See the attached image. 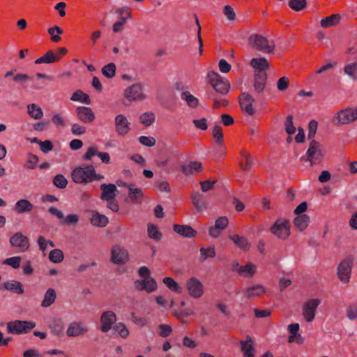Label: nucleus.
Masks as SVG:
<instances>
[{
    "instance_id": "obj_14",
    "label": "nucleus",
    "mask_w": 357,
    "mask_h": 357,
    "mask_svg": "<svg viewBox=\"0 0 357 357\" xmlns=\"http://www.w3.org/2000/svg\"><path fill=\"white\" fill-rule=\"evenodd\" d=\"M115 130L119 135L124 136L130 130V123L123 114L117 115L114 119Z\"/></svg>"
},
{
    "instance_id": "obj_55",
    "label": "nucleus",
    "mask_w": 357,
    "mask_h": 357,
    "mask_svg": "<svg viewBox=\"0 0 357 357\" xmlns=\"http://www.w3.org/2000/svg\"><path fill=\"white\" fill-rule=\"evenodd\" d=\"M54 185L60 189H63L68 184V181L63 174H56L53 178Z\"/></svg>"
},
{
    "instance_id": "obj_26",
    "label": "nucleus",
    "mask_w": 357,
    "mask_h": 357,
    "mask_svg": "<svg viewBox=\"0 0 357 357\" xmlns=\"http://www.w3.org/2000/svg\"><path fill=\"white\" fill-rule=\"evenodd\" d=\"M192 202L197 211H203L207 208V202L205 197L199 192H192Z\"/></svg>"
},
{
    "instance_id": "obj_37",
    "label": "nucleus",
    "mask_w": 357,
    "mask_h": 357,
    "mask_svg": "<svg viewBox=\"0 0 357 357\" xmlns=\"http://www.w3.org/2000/svg\"><path fill=\"white\" fill-rule=\"evenodd\" d=\"M253 164V159L250 154L245 151L241 152V162L240 166L243 170L247 171L251 169Z\"/></svg>"
},
{
    "instance_id": "obj_35",
    "label": "nucleus",
    "mask_w": 357,
    "mask_h": 357,
    "mask_svg": "<svg viewBox=\"0 0 357 357\" xmlns=\"http://www.w3.org/2000/svg\"><path fill=\"white\" fill-rule=\"evenodd\" d=\"M294 223L299 231H303L310 223V217L305 214L297 215L294 218Z\"/></svg>"
},
{
    "instance_id": "obj_63",
    "label": "nucleus",
    "mask_w": 357,
    "mask_h": 357,
    "mask_svg": "<svg viewBox=\"0 0 357 357\" xmlns=\"http://www.w3.org/2000/svg\"><path fill=\"white\" fill-rule=\"evenodd\" d=\"M318 123L315 120H312L308 124L307 138L313 139L317 130Z\"/></svg>"
},
{
    "instance_id": "obj_6",
    "label": "nucleus",
    "mask_w": 357,
    "mask_h": 357,
    "mask_svg": "<svg viewBox=\"0 0 357 357\" xmlns=\"http://www.w3.org/2000/svg\"><path fill=\"white\" fill-rule=\"evenodd\" d=\"M357 120V113L353 111V108L347 107L335 114L333 123L336 126L350 124Z\"/></svg>"
},
{
    "instance_id": "obj_53",
    "label": "nucleus",
    "mask_w": 357,
    "mask_h": 357,
    "mask_svg": "<svg viewBox=\"0 0 357 357\" xmlns=\"http://www.w3.org/2000/svg\"><path fill=\"white\" fill-rule=\"evenodd\" d=\"M344 72L352 79L357 80V63H351L344 66Z\"/></svg>"
},
{
    "instance_id": "obj_50",
    "label": "nucleus",
    "mask_w": 357,
    "mask_h": 357,
    "mask_svg": "<svg viewBox=\"0 0 357 357\" xmlns=\"http://www.w3.org/2000/svg\"><path fill=\"white\" fill-rule=\"evenodd\" d=\"M63 253L59 249H54L49 254L50 261L55 264L61 262L63 260Z\"/></svg>"
},
{
    "instance_id": "obj_15",
    "label": "nucleus",
    "mask_w": 357,
    "mask_h": 357,
    "mask_svg": "<svg viewBox=\"0 0 357 357\" xmlns=\"http://www.w3.org/2000/svg\"><path fill=\"white\" fill-rule=\"evenodd\" d=\"M128 260L127 251L119 245L114 246L112 250L111 261L116 264H124Z\"/></svg>"
},
{
    "instance_id": "obj_39",
    "label": "nucleus",
    "mask_w": 357,
    "mask_h": 357,
    "mask_svg": "<svg viewBox=\"0 0 357 357\" xmlns=\"http://www.w3.org/2000/svg\"><path fill=\"white\" fill-rule=\"evenodd\" d=\"M128 197L135 203H141L142 199L144 197V193L140 188L129 187Z\"/></svg>"
},
{
    "instance_id": "obj_52",
    "label": "nucleus",
    "mask_w": 357,
    "mask_h": 357,
    "mask_svg": "<svg viewBox=\"0 0 357 357\" xmlns=\"http://www.w3.org/2000/svg\"><path fill=\"white\" fill-rule=\"evenodd\" d=\"M147 233L149 237L151 239L155 241L161 239L162 234L158 231V227L153 224L148 225Z\"/></svg>"
},
{
    "instance_id": "obj_25",
    "label": "nucleus",
    "mask_w": 357,
    "mask_h": 357,
    "mask_svg": "<svg viewBox=\"0 0 357 357\" xmlns=\"http://www.w3.org/2000/svg\"><path fill=\"white\" fill-rule=\"evenodd\" d=\"M100 189L102 190V194L100 195V199L104 201H109L111 199H114L116 197V191H117L116 186L114 184H102L100 185Z\"/></svg>"
},
{
    "instance_id": "obj_31",
    "label": "nucleus",
    "mask_w": 357,
    "mask_h": 357,
    "mask_svg": "<svg viewBox=\"0 0 357 357\" xmlns=\"http://www.w3.org/2000/svg\"><path fill=\"white\" fill-rule=\"evenodd\" d=\"M56 294L55 289L49 288L45 293L44 298L41 302V307H48L56 301Z\"/></svg>"
},
{
    "instance_id": "obj_3",
    "label": "nucleus",
    "mask_w": 357,
    "mask_h": 357,
    "mask_svg": "<svg viewBox=\"0 0 357 357\" xmlns=\"http://www.w3.org/2000/svg\"><path fill=\"white\" fill-rule=\"evenodd\" d=\"M207 77L208 82L215 90L214 92L221 95L227 93L230 84L227 79H224L218 73L213 71L209 72Z\"/></svg>"
},
{
    "instance_id": "obj_54",
    "label": "nucleus",
    "mask_w": 357,
    "mask_h": 357,
    "mask_svg": "<svg viewBox=\"0 0 357 357\" xmlns=\"http://www.w3.org/2000/svg\"><path fill=\"white\" fill-rule=\"evenodd\" d=\"M13 79L17 83L23 84V89H26L27 86L24 84L28 81H33V77H29L27 74L18 73L13 76Z\"/></svg>"
},
{
    "instance_id": "obj_48",
    "label": "nucleus",
    "mask_w": 357,
    "mask_h": 357,
    "mask_svg": "<svg viewBox=\"0 0 357 357\" xmlns=\"http://www.w3.org/2000/svg\"><path fill=\"white\" fill-rule=\"evenodd\" d=\"M116 65L114 63H109L102 68V75L108 79H111L115 76Z\"/></svg>"
},
{
    "instance_id": "obj_18",
    "label": "nucleus",
    "mask_w": 357,
    "mask_h": 357,
    "mask_svg": "<svg viewBox=\"0 0 357 357\" xmlns=\"http://www.w3.org/2000/svg\"><path fill=\"white\" fill-rule=\"evenodd\" d=\"M97 155L102 162L105 164L110 162V156L107 152H100L95 146H90L86 152L83 155L82 158L84 160H91L92 157Z\"/></svg>"
},
{
    "instance_id": "obj_19",
    "label": "nucleus",
    "mask_w": 357,
    "mask_h": 357,
    "mask_svg": "<svg viewBox=\"0 0 357 357\" xmlns=\"http://www.w3.org/2000/svg\"><path fill=\"white\" fill-rule=\"evenodd\" d=\"M3 289L19 295L24 292L23 284L16 280H8L4 282L0 286V289Z\"/></svg>"
},
{
    "instance_id": "obj_17",
    "label": "nucleus",
    "mask_w": 357,
    "mask_h": 357,
    "mask_svg": "<svg viewBox=\"0 0 357 357\" xmlns=\"http://www.w3.org/2000/svg\"><path fill=\"white\" fill-rule=\"evenodd\" d=\"M88 331V327L83 322L73 321L69 324L66 334L68 337H77L84 335Z\"/></svg>"
},
{
    "instance_id": "obj_4",
    "label": "nucleus",
    "mask_w": 357,
    "mask_h": 357,
    "mask_svg": "<svg viewBox=\"0 0 357 357\" xmlns=\"http://www.w3.org/2000/svg\"><path fill=\"white\" fill-rule=\"evenodd\" d=\"M36 323L30 321L15 320L7 323V331L10 334H26L35 328Z\"/></svg>"
},
{
    "instance_id": "obj_36",
    "label": "nucleus",
    "mask_w": 357,
    "mask_h": 357,
    "mask_svg": "<svg viewBox=\"0 0 357 357\" xmlns=\"http://www.w3.org/2000/svg\"><path fill=\"white\" fill-rule=\"evenodd\" d=\"M199 261L203 263L208 258H214L215 257V250L214 246L208 248H201Z\"/></svg>"
},
{
    "instance_id": "obj_62",
    "label": "nucleus",
    "mask_w": 357,
    "mask_h": 357,
    "mask_svg": "<svg viewBox=\"0 0 357 357\" xmlns=\"http://www.w3.org/2000/svg\"><path fill=\"white\" fill-rule=\"evenodd\" d=\"M79 221V216L77 214H69L66 218L64 217L62 224L68 226L75 225Z\"/></svg>"
},
{
    "instance_id": "obj_33",
    "label": "nucleus",
    "mask_w": 357,
    "mask_h": 357,
    "mask_svg": "<svg viewBox=\"0 0 357 357\" xmlns=\"http://www.w3.org/2000/svg\"><path fill=\"white\" fill-rule=\"evenodd\" d=\"M33 205L27 199H22L15 204V211L18 213H24L32 211Z\"/></svg>"
},
{
    "instance_id": "obj_38",
    "label": "nucleus",
    "mask_w": 357,
    "mask_h": 357,
    "mask_svg": "<svg viewBox=\"0 0 357 357\" xmlns=\"http://www.w3.org/2000/svg\"><path fill=\"white\" fill-rule=\"evenodd\" d=\"M340 20L339 14H333L321 20L320 24L323 28H328L336 25Z\"/></svg>"
},
{
    "instance_id": "obj_5",
    "label": "nucleus",
    "mask_w": 357,
    "mask_h": 357,
    "mask_svg": "<svg viewBox=\"0 0 357 357\" xmlns=\"http://www.w3.org/2000/svg\"><path fill=\"white\" fill-rule=\"evenodd\" d=\"M94 172L92 165L78 167L72 172V179L76 183H88L91 182V173Z\"/></svg>"
},
{
    "instance_id": "obj_47",
    "label": "nucleus",
    "mask_w": 357,
    "mask_h": 357,
    "mask_svg": "<svg viewBox=\"0 0 357 357\" xmlns=\"http://www.w3.org/2000/svg\"><path fill=\"white\" fill-rule=\"evenodd\" d=\"M155 116L153 112H146L139 116V121L142 124L146 127H149L155 121Z\"/></svg>"
},
{
    "instance_id": "obj_34",
    "label": "nucleus",
    "mask_w": 357,
    "mask_h": 357,
    "mask_svg": "<svg viewBox=\"0 0 357 357\" xmlns=\"http://www.w3.org/2000/svg\"><path fill=\"white\" fill-rule=\"evenodd\" d=\"M250 65L255 69V71L265 72V70L268 68V61L263 57L252 59Z\"/></svg>"
},
{
    "instance_id": "obj_29",
    "label": "nucleus",
    "mask_w": 357,
    "mask_h": 357,
    "mask_svg": "<svg viewBox=\"0 0 357 357\" xmlns=\"http://www.w3.org/2000/svg\"><path fill=\"white\" fill-rule=\"evenodd\" d=\"M92 216L90 218L91 223L96 227H104L108 223V218L96 211H92Z\"/></svg>"
},
{
    "instance_id": "obj_46",
    "label": "nucleus",
    "mask_w": 357,
    "mask_h": 357,
    "mask_svg": "<svg viewBox=\"0 0 357 357\" xmlns=\"http://www.w3.org/2000/svg\"><path fill=\"white\" fill-rule=\"evenodd\" d=\"M256 266L250 263L245 266H241L238 270V274L244 277H252L255 274Z\"/></svg>"
},
{
    "instance_id": "obj_2",
    "label": "nucleus",
    "mask_w": 357,
    "mask_h": 357,
    "mask_svg": "<svg viewBox=\"0 0 357 357\" xmlns=\"http://www.w3.org/2000/svg\"><path fill=\"white\" fill-rule=\"evenodd\" d=\"M248 43L252 48L266 54L272 53L275 49L273 40H268L266 37L257 33L250 36Z\"/></svg>"
},
{
    "instance_id": "obj_21",
    "label": "nucleus",
    "mask_w": 357,
    "mask_h": 357,
    "mask_svg": "<svg viewBox=\"0 0 357 357\" xmlns=\"http://www.w3.org/2000/svg\"><path fill=\"white\" fill-rule=\"evenodd\" d=\"M267 79V74L266 72L255 71L254 89L257 93L264 91Z\"/></svg>"
},
{
    "instance_id": "obj_10",
    "label": "nucleus",
    "mask_w": 357,
    "mask_h": 357,
    "mask_svg": "<svg viewBox=\"0 0 357 357\" xmlns=\"http://www.w3.org/2000/svg\"><path fill=\"white\" fill-rule=\"evenodd\" d=\"M124 97L129 102L142 101L146 98V96L142 91V86L139 83L126 88L124 91Z\"/></svg>"
},
{
    "instance_id": "obj_61",
    "label": "nucleus",
    "mask_w": 357,
    "mask_h": 357,
    "mask_svg": "<svg viewBox=\"0 0 357 357\" xmlns=\"http://www.w3.org/2000/svg\"><path fill=\"white\" fill-rule=\"evenodd\" d=\"M139 142L144 146L147 147H152L155 144V139L153 137L141 136L139 138Z\"/></svg>"
},
{
    "instance_id": "obj_64",
    "label": "nucleus",
    "mask_w": 357,
    "mask_h": 357,
    "mask_svg": "<svg viewBox=\"0 0 357 357\" xmlns=\"http://www.w3.org/2000/svg\"><path fill=\"white\" fill-rule=\"evenodd\" d=\"M289 86V79L287 77H282L278 80L277 88L280 91H285Z\"/></svg>"
},
{
    "instance_id": "obj_42",
    "label": "nucleus",
    "mask_w": 357,
    "mask_h": 357,
    "mask_svg": "<svg viewBox=\"0 0 357 357\" xmlns=\"http://www.w3.org/2000/svg\"><path fill=\"white\" fill-rule=\"evenodd\" d=\"M28 114L35 119H40L43 116L42 109L36 104H30L27 106Z\"/></svg>"
},
{
    "instance_id": "obj_58",
    "label": "nucleus",
    "mask_w": 357,
    "mask_h": 357,
    "mask_svg": "<svg viewBox=\"0 0 357 357\" xmlns=\"http://www.w3.org/2000/svg\"><path fill=\"white\" fill-rule=\"evenodd\" d=\"M21 257H12L10 258L6 259L3 264L5 265H8L11 266L12 268L16 269L18 268L20 266Z\"/></svg>"
},
{
    "instance_id": "obj_12",
    "label": "nucleus",
    "mask_w": 357,
    "mask_h": 357,
    "mask_svg": "<svg viewBox=\"0 0 357 357\" xmlns=\"http://www.w3.org/2000/svg\"><path fill=\"white\" fill-rule=\"evenodd\" d=\"M238 101L243 112L250 116L255 113V110L252 107V104L255 100L250 94L245 92L241 93L238 97Z\"/></svg>"
},
{
    "instance_id": "obj_28",
    "label": "nucleus",
    "mask_w": 357,
    "mask_h": 357,
    "mask_svg": "<svg viewBox=\"0 0 357 357\" xmlns=\"http://www.w3.org/2000/svg\"><path fill=\"white\" fill-rule=\"evenodd\" d=\"M229 238L232 241L234 244L240 249L248 251L251 248V244L248 242V239L238 234L230 235Z\"/></svg>"
},
{
    "instance_id": "obj_8",
    "label": "nucleus",
    "mask_w": 357,
    "mask_h": 357,
    "mask_svg": "<svg viewBox=\"0 0 357 357\" xmlns=\"http://www.w3.org/2000/svg\"><path fill=\"white\" fill-rule=\"evenodd\" d=\"M352 266L353 259L351 257L345 258L337 266V275L339 280L343 284H347L349 282Z\"/></svg>"
},
{
    "instance_id": "obj_20",
    "label": "nucleus",
    "mask_w": 357,
    "mask_h": 357,
    "mask_svg": "<svg viewBox=\"0 0 357 357\" xmlns=\"http://www.w3.org/2000/svg\"><path fill=\"white\" fill-rule=\"evenodd\" d=\"M76 113L78 119L84 123H89L95 119V114L90 107H78L76 109Z\"/></svg>"
},
{
    "instance_id": "obj_49",
    "label": "nucleus",
    "mask_w": 357,
    "mask_h": 357,
    "mask_svg": "<svg viewBox=\"0 0 357 357\" xmlns=\"http://www.w3.org/2000/svg\"><path fill=\"white\" fill-rule=\"evenodd\" d=\"M47 32L51 36L52 41L54 43H58L61 40L59 35L62 34L63 31V29L59 26H54L53 27L49 28L47 29Z\"/></svg>"
},
{
    "instance_id": "obj_59",
    "label": "nucleus",
    "mask_w": 357,
    "mask_h": 357,
    "mask_svg": "<svg viewBox=\"0 0 357 357\" xmlns=\"http://www.w3.org/2000/svg\"><path fill=\"white\" fill-rule=\"evenodd\" d=\"M347 317L351 321L357 319V303L349 305L347 310Z\"/></svg>"
},
{
    "instance_id": "obj_24",
    "label": "nucleus",
    "mask_w": 357,
    "mask_h": 357,
    "mask_svg": "<svg viewBox=\"0 0 357 357\" xmlns=\"http://www.w3.org/2000/svg\"><path fill=\"white\" fill-rule=\"evenodd\" d=\"M241 349L243 357H254L256 350L254 347V342L250 336H247L246 340H241Z\"/></svg>"
},
{
    "instance_id": "obj_27",
    "label": "nucleus",
    "mask_w": 357,
    "mask_h": 357,
    "mask_svg": "<svg viewBox=\"0 0 357 357\" xmlns=\"http://www.w3.org/2000/svg\"><path fill=\"white\" fill-rule=\"evenodd\" d=\"M266 291V287L262 284H255L250 286L245 289V296L249 298L252 299L255 297L260 296Z\"/></svg>"
},
{
    "instance_id": "obj_7",
    "label": "nucleus",
    "mask_w": 357,
    "mask_h": 357,
    "mask_svg": "<svg viewBox=\"0 0 357 357\" xmlns=\"http://www.w3.org/2000/svg\"><path fill=\"white\" fill-rule=\"evenodd\" d=\"M270 231L278 238L285 240L290 235L289 221L286 219H278L270 228Z\"/></svg>"
},
{
    "instance_id": "obj_11",
    "label": "nucleus",
    "mask_w": 357,
    "mask_h": 357,
    "mask_svg": "<svg viewBox=\"0 0 357 357\" xmlns=\"http://www.w3.org/2000/svg\"><path fill=\"white\" fill-rule=\"evenodd\" d=\"M319 304L320 301L318 298L310 299L304 303L302 314L307 322H312L314 320Z\"/></svg>"
},
{
    "instance_id": "obj_56",
    "label": "nucleus",
    "mask_w": 357,
    "mask_h": 357,
    "mask_svg": "<svg viewBox=\"0 0 357 357\" xmlns=\"http://www.w3.org/2000/svg\"><path fill=\"white\" fill-rule=\"evenodd\" d=\"M114 329L115 331L118 333V334L122 338H126L129 335V331L126 326V325L123 323H117L114 325Z\"/></svg>"
},
{
    "instance_id": "obj_44",
    "label": "nucleus",
    "mask_w": 357,
    "mask_h": 357,
    "mask_svg": "<svg viewBox=\"0 0 357 357\" xmlns=\"http://www.w3.org/2000/svg\"><path fill=\"white\" fill-rule=\"evenodd\" d=\"M213 137L220 149L223 147V133L220 125H215L213 130Z\"/></svg>"
},
{
    "instance_id": "obj_1",
    "label": "nucleus",
    "mask_w": 357,
    "mask_h": 357,
    "mask_svg": "<svg viewBox=\"0 0 357 357\" xmlns=\"http://www.w3.org/2000/svg\"><path fill=\"white\" fill-rule=\"evenodd\" d=\"M325 155V149L322 144L317 141L312 139L309 144L306 153L301 156V161H308L310 165L320 164Z\"/></svg>"
},
{
    "instance_id": "obj_51",
    "label": "nucleus",
    "mask_w": 357,
    "mask_h": 357,
    "mask_svg": "<svg viewBox=\"0 0 357 357\" xmlns=\"http://www.w3.org/2000/svg\"><path fill=\"white\" fill-rule=\"evenodd\" d=\"M39 158L36 155L31 153L27 154L26 161L24 164V167L29 169H34L36 168Z\"/></svg>"
},
{
    "instance_id": "obj_43",
    "label": "nucleus",
    "mask_w": 357,
    "mask_h": 357,
    "mask_svg": "<svg viewBox=\"0 0 357 357\" xmlns=\"http://www.w3.org/2000/svg\"><path fill=\"white\" fill-rule=\"evenodd\" d=\"M164 284L172 291L181 294L183 288L172 278L166 277L163 279Z\"/></svg>"
},
{
    "instance_id": "obj_23",
    "label": "nucleus",
    "mask_w": 357,
    "mask_h": 357,
    "mask_svg": "<svg viewBox=\"0 0 357 357\" xmlns=\"http://www.w3.org/2000/svg\"><path fill=\"white\" fill-rule=\"evenodd\" d=\"M173 230L178 234L185 238H193L197 236V231L190 225L175 224Z\"/></svg>"
},
{
    "instance_id": "obj_57",
    "label": "nucleus",
    "mask_w": 357,
    "mask_h": 357,
    "mask_svg": "<svg viewBox=\"0 0 357 357\" xmlns=\"http://www.w3.org/2000/svg\"><path fill=\"white\" fill-rule=\"evenodd\" d=\"M289 7L295 10L300 11L303 10L306 6V1L305 0H290L289 3Z\"/></svg>"
},
{
    "instance_id": "obj_30",
    "label": "nucleus",
    "mask_w": 357,
    "mask_h": 357,
    "mask_svg": "<svg viewBox=\"0 0 357 357\" xmlns=\"http://www.w3.org/2000/svg\"><path fill=\"white\" fill-rule=\"evenodd\" d=\"M60 59V56L54 54L52 50H49L46 52L45 55L37 59L35 61L36 64H41V63H53L58 61Z\"/></svg>"
},
{
    "instance_id": "obj_32",
    "label": "nucleus",
    "mask_w": 357,
    "mask_h": 357,
    "mask_svg": "<svg viewBox=\"0 0 357 357\" xmlns=\"http://www.w3.org/2000/svg\"><path fill=\"white\" fill-rule=\"evenodd\" d=\"M223 95H218L215 92L211 91L208 93V98L213 101V107L218 109L221 106H227L228 101L222 97Z\"/></svg>"
},
{
    "instance_id": "obj_22",
    "label": "nucleus",
    "mask_w": 357,
    "mask_h": 357,
    "mask_svg": "<svg viewBox=\"0 0 357 357\" xmlns=\"http://www.w3.org/2000/svg\"><path fill=\"white\" fill-rule=\"evenodd\" d=\"M181 169L183 174L187 176L194 175L195 173L202 172L203 167L200 162L190 161L187 164L182 165Z\"/></svg>"
},
{
    "instance_id": "obj_13",
    "label": "nucleus",
    "mask_w": 357,
    "mask_h": 357,
    "mask_svg": "<svg viewBox=\"0 0 357 357\" xmlns=\"http://www.w3.org/2000/svg\"><path fill=\"white\" fill-rule=\"evenodd\" d=\"M116 321V314L112 310L105 311L102 313L100 319L101 324L100 330L103 333L110 331Z\"/></svg>"
},
{
    "instance_id": "obj_41",
    "label": "nucleus",
    "mask_w": 357,
    "mask_h": 357,
    "mask_svg": "<svg viewBox=\"0 0 357 357\" xmlns=\"http://www.w3.org/2000/svg\"><path fill=\"white\" fill-rule=\"evenodd\" d=\"M52 333L55 335H60L63 333L64 329L63 322L61 319H54L50 325Z\"/></svg>"
},
{
    "instance_id": "obj_9",
    "label": "nucleus",
    "mask_w": 357,
    "mask_h": 357,
    "mask_svg": "<svg viewBox=\"0 0 357 357\" xmlns=\"http://www.w3.org/2000/svg\"><path fill=\"white\" fill-rule=\"evenodd\" d=\"M186 289L189 295L194 298H201L204 293L203 284L195 277H191L187 280Z\"/></svg>"
},
{
    "instance_id": "obj_45",
    "label": "nucleus",
    "mask_w": 357,
    "mask_h": 357,
    "mask_svg": "<svg viewBox=\"0 0 357 357\" xmlns=\"http://www.w3.org/2000/svg\"><path fill=\"white\" fill-rule=\"evenodd\" d=\"M181 98L183 100H185L187 105L192 108L196 107L198 105L199 100L198 99L192 95L189 91H184L181 93Z\"/></svg>"
},
{
    "instance_id": "obj_40",
    "label": "nucleus",
    "mask_w": 357,
    "mask_h": 357,
    "mask_svg": "<svg viewBox=\"0 0 357 357\" xmlns=\"http://www.w3.org/2000/svg\"><path fill=\"white\" fill-rule=\"evenodd\" d=\"M70 100L73 101L81 102L86 105H89L91 103L89 96L81 90L75 91L73 93Z\"/></svg>"
},
{
    "instance_id": "obj_60",
    "label": "nucleus",
    "mask_w": 357,
    "mask_h": 357,
    "mask_svg": "<svg viewBox=\"0 0 357 357\" xmlns=\"http://www.w3.org/2000/svg\"><path fill=\"white\" fill-rule=\"evenodd\" d=\"M284 128L285 131L289 135H292L296 131V128L293 123V116L292 115H288L287 119L284 122Z\"/></svg>"
},
{
    "instance_id": "obj_16",
    "label": "nucleus",
    "mask_w": 357,
    "mask_h": 357,
    "mask_svg": "<svg viewBox=\"0 0 357 357\" xmlns=\"http://www.w3.org/2000/svg\"><path fill=\"white\" fill-rule=\"evenodd\" d=\"M10 243L12 246L18 248L21 251L24 252L29 248V241L26 236L21 232H17L10 238Z\"/></svg>"
}]
</instances>
